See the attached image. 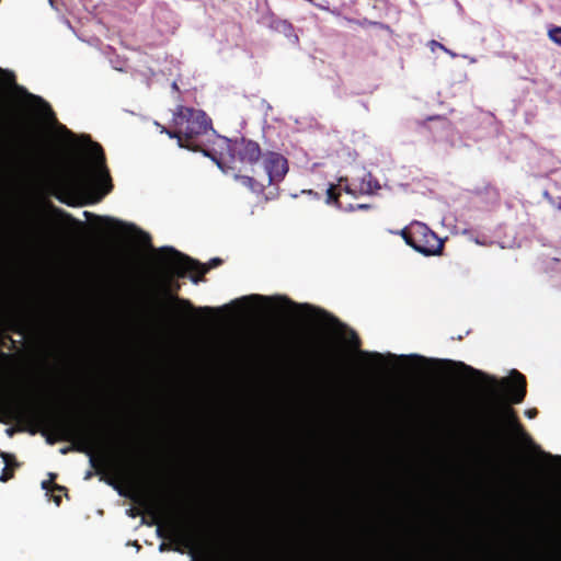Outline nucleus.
Masks as SVG:
<instances>
[{
  "instance_id": "2",
  "label": "nucleus",
  "mask_w": 561,
  "mask_h": 561,
  "mask_svg": "<svg viewBox=\"0 0 561 561\" xmlns=\"http://www.w3.org/2000/svg\"><path fill=\"white\" fill-rule=\"evenodd\" d=\"M248 518H252V335L253 325L270 328L276 322L302 316L345 330L350 343L359 347V339L353 330L345 328L335 317L308 304H296L286 296L248 295Z\"/></svg>"
},
{
  "instance_id": "28",
  "label": "nucleus",
  "mask_w": 561,
  "mask_h": 561,
  "mask_svg": "<svg viewBox=\"0 0 561 561\" xmlns=\"http://www.w3.org/2000/svg\"><path fill=\"white\" fill-rule=\"evenodd\" d=\"M370 206L367 204H358L356 206L350 205L348 208H345V210H354V209H368Z\"/></svg>"
},
{
  "instance_id": "13",
  "label": "nucleus",
  "mask_w": 561,
  "mask_h": 561,
  "mask_svg": "<svg viewBox=\"0 0 561 561\" xmlns=\"http://www.w3.org/2000/svg\"><path fill=\"white\" fill-rule=\"evenodd\" d=\"M92 150H93V153L95 154L98 164L100 167V174L106 183V188L104 190V193H103L105 195L111 192V190L113 188V184H112V180H111L108 170L105 165L104 151H103V148L101 147V145L98 142L92 144Z\"/></svg>"
},
{
  "instance_id": "23",
  "label": "nucleus",
  "mask_w": 561,
  "mask_h": 561,
  "mask_svg": "<svg viewBox=\"0 0 561 561\" xmlns=\"http://www.w3.org/2000/svg\"><path fill=\"white\" fill-rule=\"evenodd\" d=\"M359 354L363 357H370V358L375 359L378 364H381V362L383 360V355L380 353H377V352L369 353L366 351H359Z\"/></svg>"
},
{
  "instance_id": "30",
  "label": "nucleus",
  "mask_w": 561,
  "mask_h": 561,
  "mask_svg": "<svg viewBox=\"0 0 561 561\" xmlns=\"http://www.w3.org/2000/svg\"><path fill=\"white\" fill-rule=\"evenodd\" d=\"M537 410L536 409H529L525 412L526 416L529 417V419H534L536 417L537 415Z\"/></svg>"
},
{
  "instance_id": "35",
  "label": "nucleus",
  "mask_w": 561,
  "mask_h": 561,
  "mask_svg": "<svg viewBox=\"0 0 561 561\" xmlns=\"http://www.w3.org/2000/svg\"><path fill=\"white\" fill-rule=\"evenodd\" d=\"M383 369L378 367V368H371V369H368V374H378V373H381Z\"/></svg>"
},
{
  "instance_id": "8",
  "label": "nucleus",
  "mask_w": 561,
  "mask_h": 561,
  "mask_svg": "<svg viewBox=\"0 0 561 561\" xmlns=\"http://www.w3.org/2000/svg\"><path fill=\"white\" fill-rule=\"evenodd\" d=\"M405 243L424 255L438 254L443 249L442 240L426 225L415 221L400 231Z\"/></svg>"
},
{
  "instance_id": "1",
  "label": "nucleus",
  "mask_w": 561,
  "mask_h": 561,
  "mask_svg": "<svg viewBox=\"0 0 561 561\" xmlns=\"http://www.w3.org/2000/svg\"><path fill=\"white\" fill-rule=\"evenodd\" d=\"M180 543L192 561H245V382H239V541L237 548L219 549V531L208 515L194 513L185 522L170 519Z\"/></svg>"
},
{
  "instance_id": "17",
  "label": "nucleus",
  "mask_w": 561,
  "mask_h": 561,
  "mask_svg": "<svg viewBox=\"0 0 561 561\" xmlns=\"http://www.w3.org/2000/svg\"><path fill=\"white\" fill-rule=\"evenodd\" d=\"M380 188L379 183L373 178L370 173H367L360 183V192L365 194H373Z\"/></svg>"
},
{
  "instance_id": "3",
  "label": "nucleus",
  "mask_w": 561,
  "mask_h": 561,
  "mask_svg": "<svg viewBox=\"0 0 561 561\" xmlns=\"http://www.w3.org/2000/svg\"><path fill=\"white\" fill-rule=\"evenodd\" d=\"M161 133L175 138L182 148L211 157L224 171L231 170L236 178L241 176L244 153L238 149L237 141L216 135L211 119L204 111L179 105L173 113L171 128L161 126Z\"/></svg>"
},
{
  "instance_id": "33",
  "label": "nucleus",
  "mask_w": 561,
  "mask_h": 561,
  "mask_svg": "<svg viewBox=\"0 0 561 561\" xmlns=\"http://www.w3.org/2000/svg\"><path fill=\"white\" fill-rule=\"evenodd\" d=\"M513 423H514L515 428H516V430H517L522 435H525V433H524V431H523V428H522L520 424H519L517 421H515V420L513 421Z\"/></svg>"
},
{
  "instance_id": "37",
  "label": "nucleus",
  "mask_w": 561,
  "mask_h": 561,
  "mask_svg": "<svg viewBox=\"0 0 561 561\" xmlns=\"http://www.w3.org/2000/svg\"><path fill=\"white\" fill-rule=\"evenodd\" d=\"M345 191L350 194H353V191L348 186H345Z\"/></svg>"
},
{
  "instance_id": "16",
  "label": "nucleus",
  "mask_w": 561,
  "mask_h": 561,
  "mask_svg": "<svg viewBox=\"0 0 561 561\" xmlns=\"http://www.w3.org/2000/svg\"><path fill=\"white\" fill-rule=\"evenodd\" d=\"M268 26L279 33H283L285 36L290 37L293 35V26L285 20L271 18Z\"/></svg>"
},
{
  "instance_id": "29",
  "label": "nucleus",
  "mask_w": 561,
  "mask_h": 561,
  "mask_svg": "<svg viewBox=\"0 0 561 561\" xmlns=\"http://www.w3.org/2000/svg\"><path fill=\"white\" fill-rule=\"evenodd\" d=\"M51 493H55V492H67V488L62 486V485H59L57 483L54 484V486H51V490H50Z\"/></svg>"
},
{
  "instance_id": "6",
  "label": "nucleus",
  "mask_w": 561,
  "mask_h": 561,
  "mask_svg": "<svg viewBox=\"0 0 561 561\" xmlns=\"http://www.w3.org/2000/svg\"><path fill=\"white\" fill-rule=\"evenodd\" d=\"M158 262L172 276L183 278L191 273V280L197 284L208 271L219 266L222 260L214 257L207 264H202L174 248L164 247L159 250Z\"/></svg>"
},
{
  "instance_id": "14",
  "label": "nucleus",
  "mask_w": 561,
  "mask_h": 561,
  "mask_svg": "<svg viewBox=\"0 0 561 561\" xmlns=\"http://www.w3.org/2000/svg\"><path fill=\"white\" fill-rule=\"evenodd\" d=\"M440 363L444 364L446 366V368L450 369L454 373L468 374V375H471V376L489 378L482 371H480V370H478V369H476V368H473V367H471L469 365H466L462 362H455V360H450V359H445V360H442Z\"/></svg>"
},
{
  "instance_id": "31",
  "label": "nucleus",
  "mask_w": 561,
  "mask_h": 561,
  "mask_svg": "<svg viewBox=\"0 0 561 561\" xmlns=\"http://www.w3.org/2000/svg\"><path fill=\"white\" fill-rule=\"evenodd\" d=\"M51 496H53V501L56 503V505H58V506H59V505H60V503H61V496H60V494H54V493H53V495H51Z\"/></svg>"
},
{
  "instance_id": "7",
  "label": "nucleus",
  "mask_w": 561,
  "mask_h": 561,
  "mask_svg": "<svg viewBox=\"0 0 561 561\" xmlns=\"http://www.w3.org/2000/svg\"><path fill=\"white\" fill-rule=\"evenodd\" d=\"M265 362L273 390L279 396L287 394L291 391L293 382L285 367L284 351L280 344L274 339H270L266 343Z\"/></svg>"
},
{
  "instance_id": "38",
  "label": "nucleus",
  "mask_w": 561,
  "mask_h": 561,
  "mask_svg": "<svg viewBox=\"0 0 561 561\" xmlns=\"http://www.w3.org/2000/svg\"><path fill=\"white\" fill-rule=\"evenodd\" d=\"M490 379H491V381H492L493 386L495 387V385H496V379H495V378H493V377H492V378H490Z\"/></svg>"
},
{
  "instance_id": "12",
  "label": "nucleus",
  "mask_w": 561,
  "mask_h": 561,
  "mask_svg": "<svg viewBox=\"0 0 561 561\" xmlns=\"http://www.w3.org/2000/svg\"><path fill=\"white\" fill-rule=\"evenodd\" d=\"M511 377L513 385L510 389V400L514 403H519L526 394V380L517 370H513Z\"/></svg>"
},
{
  "instance_id": "25",
  "label": "nucleus",
  "mask_w": 561,
  "mask_h": 561,
  "mask_svg": "<svg viewBox=\"0 0 561 561\" xmlns=\"http://www.w3.org/2000/svg\"><path fill=\"white\" fill-rule=\"evenodd\" d=\"M57 478L56 473H49V479L42 482V488L47 492H50L51 486L55 484V479Z\"/></svg>"
},
{
  "instance_id": "36",
  "label": "nucleus",
  "mask_w": 561,
  "mask_h": 561,
  "mask_svg": "<svg viewBox=\"0 0 561 561\" xmlns=\"http://www.w3.org/2000/svg\"><path fill=\"white\" fill-rule=\"evenodd\" d=\"M90 462L92 465L93 468H96L98 469V460L95 459L94 456H91L90 457Z\"/></svg>"
},
{
  "instance_id": "11",
  "label": "nucleus",
  "mask_w": 561,
  "mask_h": 561,
  "mask_svg": "<svg viewBox=\"0 0 561 561\" xmlns=\"http://www.w3.org/2000/svg\"><path fill=\"white\" fill-rule=\"evenodd\" d=\"M0 84L3 87H11L15 89L19 93L23 94L28 101L38 105L43 110L44 114L54 117V112L50 105L41 96L32 94L27 92L25 88L18 85L13 72L0 68Z\"/></svg>"
},
{
  "instance_id": "32",
  "label": "nucleus",
  "mask_w": 561,
  "mask_h": 561,
  "mask_svg": "<svg viewBox=\"0 0 561 561\" xmlns=\"http://www.w3.org/2000/svg\"><path fill=\"white\" fill-rule=\"evenodd\" d=\"M13 327H14V328H13V331H14V332H16V333H19V334H22V333H23V331H22V329H21V324H20L19 322H14Z\"/></svg>"
},
{
  "instance_id": "26",
  "label": "nucleus",
  "mask_w": 561,
  "mask_h": 561,
  "mask_svg": "<svg viewBox=\"0 0 561 561\" xmlns=\"http://www.w3.org/2000/svg\"><path fill=\"white\" fill-rule=\"evenodd\" d=\"M136 459L133 458V461L128 460L126 463H125V469L128 473H134L136 471H138L139 469V461H135Z\"/></svg>"
},
{
  "instance_id": "39",
  "label": "nucleus",
  "mask_w": 561,
  "mask_h": 561,
  "mask_svg": "<svg viewBox=\"0 0 561 561\" xmlns=\"http://www.w3.org/2000/svg\"><path fill=\"white\" fill-rule=\"evenodd\" d=\"M180 288V285L176 284L175 287H174V290H178Z\"/></svg>"
},
{
  "instance_id": "18",
  "label": "nucleus",
  "mask_w": 561,
  "mask_h": 561,
  "mask_svg": "<svg viewBox=\"0 0 561 561\" xmlns=\"http://www.w3.org/2000/svg\"><path fill=\"white\" fill-rule=\"evenodd\" d=\"M261 157H263V154L259 144L248 140V161H257Z\"/></svg>"
},
{
  "instance_id": "4",
  "label": "nucleus",
  "mask_w": 561,
  "mask_h": 561,
  "mask_svg": "<svg viewBox=\"0 0 561 561\" xmlns=\"http://www.w3.org/2000/svg\"><path fill=\"white\" fill-rule=\"evenodd\" d=\"M0 411L11 420L24 415L38 416L58 440L76 443L75 449L80 453L92 454L104 442L103 427L95 423L88 424L70 417H60L20 401H1Z\"/></svg>"
},
{
  "instance_id": "20",
  "label": "nucleus",
  "mask_w": 561,
  "mask_h": 561,
  "mask_svg": "<svg viewBox=\"0 0 561 561\" xmlns=\"http://www.w3.org/2000/svg\"><path fill=\"white\" fill-rule=\"evenodd\" d=\"M23 149L27 150V152H35L37 151V142L35 141V138L28 133L27 137L24 138L23 141Z\"/></svg>"
},
{
  "instance_id": "24",
  "label": "nucleus",
  "mask_w": 561,
  "mask_h": 561,
  "mask_svg": "<svg viewBox=\"0 0 561 561\" xmlns=\"http://www.w3.org/2000/svg\"><path fill=\"white\" fill-rule=\"evenodd\" d=\"M13 476H14V470L12 468H9V467L4 466V468L2 470V473L0 476V481L1 482H7L10 479H12Z\"/></svg>"
},
{
  "instance_id": "22",
  "label": "nucleus",
  "mask_w": 561,
  "mask_h": 561,
  "mask_svg": "<svg viewBox=\"0 0 561 561\" xmlns=\"http://www.w3.org/2000/svg\"><path fill=\"white\" fill-rule=\"evenodd\" d=\"M327 204H334L336 207L341 208L337 202V194L335 193V186L330 185L327 190Z\"/></svg>"
},
{
  "instance_id": "9",
  "label": "nucleus",
  "mask_w": 561,
  "mask_h": 561,
  "mask_svg": "<svg viewBox=\"0 0 561 561\" xmlns=\"http://www.w3.org/2000/svg\"><path fill=\"white\" fill-rule=\"evenodd\" d=\"M262 168L265 174L261 181L248 176V186L255 193H261L266 186L282 181L288 171L287 160L276 152L263 154Z\"/></svg>"
},
{
  "instance_id": "10",
  "label": "nucleus",
  "mask_w": 561,
  "mask_h": 561,
  "mask_svg": "<svg viewBox=\"0 0 561 561\" xmlns=\"http://www.w3.org/2000/svg\"><path fill=\"white\" fill-rule=\"evenodd\" d=\"M164 297L173 304H176V311H184L188 314L186 317H183L182 322H184L187 325H194L197 324V317L194 313H197L203 317H214L215 314L221 313L227 309V307L222 309H215L211 307H199L195 308L192 302L187 299H183L171 293L169 288L163 289Z\"/></svg>"
},
{
  "instance_id": "34",
  "label": "nucleus",
  "mask_w": 561,
  "mask_h": 561,
  "mask_svg": "<svg viewBox=\"0 0 561 561\" xmlns=\"http://www.w3.org/2000/svg\"><path fill=\"white\" fill-rule=\"evenodd\" d=\"M542 455L547 458H550V459H554V460H560L561 461V456H552L550 454H547V453H543L542 451Z\"/></svg>"
},
{
  "instance_id": "21",
  "label": "nucleus",
  "mask_w": 561,
  "mask_h": 561,
  "mask_svg": "<svg viewBox=\"0 0 561 561\" xmlns=\"http://www.w3.org/2000/svg\"><path fill=\"white\" fill-rule=\"evenodd\" d=\"M548 36L554 44L561 46V26L550 28Z\"/></svg>"
},
{
  "instance_id": "19",
  "label": "nucleus",
  "mask_w": 561,
  "mask_h": 561,
  "mask_svg": "<svg viewBox=\"0 0 561 561\" xmlns=\"http://www.w3.org/2000/svg\"><path fill=\"white\" fill-rule=\"evenodd\" d=\"M0 457L2 458L5 467L12 468L13 470L20 466L13 454H9L0 450Z\"/></svg>"
},
{
  "instance_id": "5",
  "label": "nucleus",
  "mask_w": 561,
  "mask_h": 561,
  "mask_svg": "<svg viewBox=\"0 0 561 561\" xmlns=\"http://www.w3.org/2000/svg\"><path fill=\"white\" fill-rule=\"evenodd\" d=\"M93 178L92 168L85 162L76 160L66 168L53 172L49 184L61 203L72 206L75 199L89 190Z\"/></svg>"
},
{
  "instance_id": "15",
  "label": "nucleus",
  "mask_w": 561,
  "mask_h": 561,
  "mask_svg": "<svg viewBox=\"0 0 561 561\" xmlns=\"http://www.w3.org/2000/svg\"><path fill=\"white\" fill-rule=\"evenodd\" d=\"M390 359H393V360H401V362H404L411 366H414V367H419V366H423L425 364H427L430 362V359H427L426 357L424 356H421V355H416V354H413V355H401V356H397L394 354H391V353H388L387 355Z\"/></svg>"
},
{
  "instance_id": "27",
  "label": "nucleus",
  "mask_w": 561,
  "mask_h": 561,
  "mask_svg": "<svg viewBox=\"0 0 561 561\" xmlns=\"http://www.w3.org/2000/svg\"><path fill=\"white\" fill-rule=\"evenodd\" d=\"M430 45H431L432 50H434V49H435V47H438V48H440V49L445 50L446 53H448L449 55H451L453 57H455V54H454V53H451L450 50H448L444 45L439 44V43H438V42H436V41H431Z\"/></svg>"
}]
</instances>
